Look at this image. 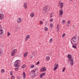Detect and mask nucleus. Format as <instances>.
Masks as SVG:
<instances>
[{
  "label": "nucleus",
  "mask_w": 79,
  "mask_h": 79,
  "mask_svg": "<svg viewBox=\"0 0 79 79\" xmlns=\"http://www.w3.org/2000/svg\"><path fill=\"white\" fill-rule=\"evenodd\" d=\"M4 18V15L3 14H0V20H3Z\"/></svg>",
  "instance_id": "20e7f679"
},
{
  "label": "nucleus",
  "mask_w": 79,
  "mask_h": 79,
  "mask_svg": "<svg viewBox=\"0 0 79 79\" xmlns=\"http://www.w3.org/2000/svg\"><path fill=\"white\" fill-rule=\"evenodd\" d=\"M0 26H1V25H0Z\"/></svg>",
  "instance_id": "6e6d98bb"
},
{
  "label": "nucleus",
  "mask_w": 79,
  "mask_h": 79,
  "mask_svg": "<svg viewBox=\"0 0 79 79\" xmlns=\"http://www.w3.org/2000/svg\"><path fill=\"white\" fill-rule=\"evenodd\" d=\"M15 52H12L11 53V56H13L15 55Z\"/></svg>",
  "instance_id": "412c9836"
},
{
  "label": "nucleus",
  "mask_w": 79,
  "mask_h": 79,
  "mask_svg": "<svg viewBox=\"0 0 79 79\" xmlns=\"http://www.w3.org/2000/svg\"><path fill=\"white\" fill-rule=\"evenodd\" d=\"M73 42H75V43H76V41H74V40H73Z\"/></svg>",
  "instance_id": "8fccbe9b"
},
{
  "label": "nucleus",
  "mask_w": 79,
  "mask_h": 79,
  "mask_svg": "<svg viewBox=\"0 0 79 79\" xmlns=\"http://www.w3.org/2000/svg\"><path fill=\"white\" fill-rule=\"evenodd\" d=\"M49 10H50V7H44L43 12V13H44V14H45V13H48V12Z\"/></svg>",
  "instance_id": "f03ea898"
},
{
  "label": "nucleus",
  "mask_w": 79,
  "mask_h": 79,
  "mask_svg": "<svg viewBox=\"0 0 79 79\" xmlns=\"http://www.w3.org/2000/svg\"><path fill=\"white\" fill-rule=\"evenodd\" d=\"M27 5V2H24V3L23 7H24V8L25 9H26V8H27V6H26Z\"/></svg>",
  "instance_id": "f8f14e48"
},
{
  "label": "nucleus",
  "mask_w": 79,
  "mask_h": 79,
  "mask_svg": "<svg viewBox=\"0 0 79 79\" xmlns=\"http://www.w3.org/2000/svg\"><path fill=\"white\" fill-rule=\"evenodd\" d=\"M69 61H70V64L71 66H73V64H74V61L72 59H69Z\"/></svg>",
  "instance_id": "39448f33"
},
{
  "label": "nucleus",
  "mask_w": 79,
  "mask_h": 79,
  "mask_svg": "<svg viewBox=\"0 0 79 79\" xmlns=\"http://www.w3.org/2000/svg\"><path fill=\"white\" fill-rule=\"evenodd\" d=\"M44 31H47V30H48V28H47V27H45L44 28Z\"/></svg>",
  "instance_id": "c756f323"
},
{
  "label": "nucleus",
  "mask_w": 79,
  "mask_h": 79,
  "mask_svg": "<svg viewBox=\"0 0 79 79\" xmlns=\"http://www.w3.org/2000/svg\"><path fill=\"white\" fill-rule=\"evenodd\" d=\"M70 23H71V21L70 20H69V21H68L67 22V23L68 24H70Z\"/></svg>",
  "instance_id": "4c0bfd02"
},
{
  "label": "nucleus",
  "mask_w": 79,
  "mask_h": 79,
  "mask_svg": "<svg viewBox=\"0 0 79 79\" xmlns=\"http://www.w3.org/2000/svg\"><path fill=\"white\" fill-rule=\"evenodd\" d=\"M74 36H76L75 35L71 39V40L73 41V39H74Z\"/></svg>",
  "instance_id": "2f4dec72"
},
{
  "label": "nucleus",
  "mask_w": 79,
  "mask_h": 79,
  "mask_svg": "<svg viewBox=\"0 0 79 79\" xmlns=\"http://www.w3.org/2000/svg\"><path fill=\"white\" fill-rule=\"evenodd\" d=\"M20 60H16L15 62V63H17L18 64V63H19V61Z\"/></svg>",
  "instance_id": "a878e982"
},
{
  "label": "nucleus",
  "mask_w": 79,
  "mask_h": 79,
  "mask_svg": "<svg viewBox=\"0 0 79 79\" xmlns=\"http://www.w3.org/2000/svg\"><path fill=\"white\" fill-rule=\"evenodd\" d=\"M74 40H76V37H75V36H74Z\"/></svg>",
  "instance_id": "09e8293b"
},
{
  "label": "nucleus",
  "mask_w": 79,
  "mask_h": 79,
  "mask_svg": "<svg viewBox=\"0 0 79 79\" xmlns=\"http://www.w3.org/2000/svg\"><path fill=\"white\" fill-rule=\"evenodd\" d=\"M11 79H15V77L14 76H11Z\"/></svg>",
  "instance_id": "7c9ffc66"
},
{
  "label": "nucleus",
  "mask_w": 79,
  "mask_h": 79,
  "mask_svg": "<svg viewBox=\"0 0 79 79\" xmlns=\"http://www.w3.org/2000/svg\"><path fill=\"white\" fill-rule=\"evenodd\" d=\"M37 64H39V61H38L37 62Z\"/></svg>",
  "instance_id": "3c124183"
},
{
  "label": "nucleus",
  "mask_w": 79,
  "mask_h": 79,
  "mask_svg": "<svg viewBox=\"0 0 79 79\" xmlns=\"http://www.w3.org/2000/svg\"><path fill=\"white\" fill-rule=\"evenodd\" d=\"M30 37V35H27L25 38V41H27V40H28V39H29Z\"/></svg>",
  "instance_id": "423d86ee"
},
{
  "label": "nucleus",
  "mask_w": 79,
  "mask_h": 79,
  "mask_svg": "<svg viewBox=\"0 0 79 79\" xmlns=\"http://www.w3.org/2000/svg\"><path fill=\"white\" fill-rule=\"evenodd\" d=\"M32 55H34V56H35V55H37V53H36V51L32 53Z\"/></svg>",
  "instance_id": "a211bd4d"
},
{
  "label": "nucleus",
  "mask_w": 79,
  "mask_h": 79,
  "mask_svg": "<svg viewBox=\"0 0 79 79\" xmlns=\"http://www.w3.org/2000/svg\"><path fill=\"white\" fill-rule=\"evenodd\" d=\"M15 71H18V69H19V68H18V67H17V68H15Z\"/></svg>",
  "instance_id": "bb28decb"
},
{
  "label": "nucleus",
  "mask_w": 79,
  "mask_h": 79,
  "mask_svg": "<svg viewBox=\"0 0 79 79\" xmlns=\"http://www.w3.org/2000/svg\"><path fill=\"white\" fill-rule=\"evenodd\" d=\"M45 73H44L41 74L40 75V78H42V77L45 75Z\"/></svg>",
  "instance_id": "9d476101"
},
{
  "label": "nucleus",
  "mask_w": 79,
  "mask_h": 79,
  "mask_svg": "<svg viewBox=\"0 0 79 79\" xmlns=\"http://www.w3.org/2000/svg\"><path fill=\"white\" fill-rule=\"evenodd\" d=\"M65 23H66V21H65V20H63L62 23L63 24H64Z\"/></svg>",
  "instance_id": "c85d7f7f"
},
{
  "label": "nucleus",
  "mask_w": 79,
  "mask_h": 79,
  "mask_svg": "<svg viewBox=\"0 0 79 79\" xmlns=\"http://www.w3.org/2000/svg\"><path fill=\"white\" fill-rule=\"evenodd\" d=\"M57 29L58 30V31H59L60 30V26H59V24H58L57 26Z\"/></svg>",
  "instance_id": "f3484780"
},
{
  "label": "nucleus",
  "mask_w": 79,
  "mask_h": 79,
  "mask_svg": "<svg viewBox=\"0 0 79 79\" xmlns=\"http://www.w3.org/2000/svg\"><path fill=\"white\" fill-rule=\"evenodd\" d=\"M40 23L41 24H43V23H42V21H40Z\"/></svg>",
  "instance_id": "c03bdc74"
},
{
  "label": "nucleus",
  "mask_w": 79,
  "mask_h": 79,
  "mask_svg": "<svg viewBox=\"0 0 79 79\" xmlns=\"http://www.w3.org/2000/svg\"><path fill=\"white\" fill-rule=\"evenodd\" d=\"M8 79H10V78H8Z\"/></svg>",
  "instance_id": "864d4df0"
},
{
  "label": "nucleus",
  "mask_w": 79,
  "mask_h": 79,
  "mask_svg": "<svg viewBox=\"0 0 79 79\" xmlns=\"http://www.w3.org/2000/svg\"><path fill=\"white\" fill-rule=\"evenodd\" d=\"M1 72L2 73H5V71H4V70L3 69H2L1 70Z\"/></svg>",
  "instance_id": "e433bc0d"
},
{
  "label": "nucleus",
  "mask_w": 79,
  "mask_h": 79,
  "mask_svg": "<svg viewBox=\"0 0 79 79\" xmlns=\"http://www.w3.org/2000/svg\"><path fill=\"white\" fill-rule=\"evenodd\" d=\"M43 71H44V72H45V71H46V67H44V69H43Z\"/></svg>",
  "instance_id": "cd10ccee"
},
{
  "label": "nucleus",
  "mask_w": 79,
  "mask_h": 79,
  "mask_svg": "<svg viewBox=\"0 0 79 79\" xmlns=\"http://www.w3.org/2000/svg\"><path fill=\"white\" fill-rule=\"evenodd\" d=\"M72 47L73 48H74L75 49H76V48H77V47H76V46H75L74 45L72 46Z\"/></svg>",
  "instance_id": "5701e85b"
},
{
  "label": "nucleus",
  "mask_w": 79,
  "mask_h": 79,
  "mask_svg": "<svg viewBox=\"0 0 79 79\" xmlns=\"http://www.w3.org/2000/svg\"><path fill=\"white\" fill-rule=\"evenodd\" d=\"M60 16H62L63 15V11L62 10H60V11H59Z\"/></svg>",
  "instance_id": "0eeeda50"
},
{
  "label": "nucleus",
  "mask_w": 79,
  "mask_h": 79,
  "mask_svg": "<svg viewBox=\"0 0 79 79\" xmlns=\"http://www.w3.org/2000/svg\"><path fill=\"white\" fill-rule=\"evenodd\" d=\"M46 61H48L50 60V57L47 56L46 58Z\"/></svg>",
  "instance_id": "dca6fc26"
},
{
  "label": "nucleus",
  "mask_w": 79,
  "mask_h": 79,
  "mask_svg": "<svg viewBox=\"0 0 79 79\" xmlns=\"http://www.w3.org/2000/svg\"><path fill=\"white\" fill-rule=\"evenodd\" d=\"M43 68H42L41 69H40V70H41V71H43Z\"/></svg>",
  "instance_id": "de8ad7c7"
},
{
  "label": "nucleus",
  "mask_w": 79,
  "mask_h": 79,
  "mask_svg": "<svg viewBox=\"0 0 79 79\" xmlns=\"http://www.w3.org/2000/svg\"><path fill=\"white\" fill-rule=\"evenodd\" d=\"M54 65L56 66V67L57 68H58V64H56V63L55 64H54Z\"/></svg>",
  "instance_id": "4be33fe9"
},
{
  "label": "nucleus",
  "mask_w": 79,
  "mask_h": 79,
  "mask_svg": "<svg viewBox=\"0 0 79 79\" xmlns=\"http://www.w3.org/2000/svg\"><path fill=\"white\" fill-rule=\"evenodd\" d=\"M68 58H71H71H72V57H71V55H70V54L68 55Z\"/></svg>",
  "instance_id": "6ab92c4d"
},
{
  "label": "nucleus",
  "mask_w": 79,
  "mask_h": 79,
  "mask_svg": "<svg viewBox=\"0 0 79 79\" xmlns=\"http://www.w3.org/2000/svg\"><path fill=\"white\" fill-rule=\"evenodd\" d=\"M34 67V65H31V68H33Z\"/></svg>",
  "instance_id": "58836bf2"
},
{
  "label": "nucleus",
  "mask_w": 79,
  "mask_h": 79,
  "mask_svg": "<svg viewBox=\"0 0 79 79\" xmlns=\"http://www.w3.org/2000/svg\"><path fill=\"white\" fill-rule=\"evenodd\" d=\"M10 35V33L9 32L8 33L7 36H9Z\"/></svg>",
  "instance_id": "37998d69"
},
{
  "label": "nucleus",
  "mask_w": 79,
  "mask_h": 79,
  "mask_svg": "<svg viewBox=\"0 0 79 79\" xmlns=\"http://www.w3.org/2000/svg\"><path fill=\"white\" fill-rule=\"evenodd\" d=\"M50 27L51 28H52V27H53V24L52 23H51L50 25Z\"/></svg>",
  "instance_id": "473e14b6"
},
{
  "label": "nucleus",
  "mask_w": 79,
  "mask_h": 79,
  "mask_svg": "<svg viewBox=\"0 0 79 79\" xmlns=\"http://www.w3.org/2000/svg\"><path fill=\"white\" fill-rule=\"evenodd\" d=\"M60 8L61 10H62L63 9V6L64 5V4H63V3L62 2H60Z\"/></svg>",
  "instance_id": "1a4fd4ad"
},
{
  "label": "nucleus",
  "mask_w": 79,
  "mask_h": 79,
  "mask_svg": "<svg viewBox=\"0 0 79 79\" xmlns=\"http://www.w3.org/2000/svg\"><path fill=\"white\" fill-rule=\"evenodd\" d=\"M52 40H53V39H52V38L50 40V41H49L50 43H51V42H52Z\"/></svg>",
  "instance_id": "72a5a7b5"
},
{
  "label": "nucleus",
  "mask_w": 79,
  "mask_h": 79,
  "mask_svg": "<svg viewBox=\"0 0 79 79\" xmlns=\"http://www.w3.org/2000/svg\"><path fill=\"white\" fill-rule=\"evenodd\" d=\"M50 17L51 18H52V17H53V15H52V14H51L50 15Z\"/></svg>",
  "instance_id": "a18cd8bd"
},
{
  "label": "nucleus",
  "mask_w": 79,
  "mask_h": 79,
  "mask_svg": "<svg viewBox=\"0 0 79 79\" xmlns=\"http://www.w3.org/2000/svg\"><path fill=\"white\" fill-rule=\"evenodd\" d=\"M38 74V69H34L30 71V75L32 77H35Z\"/></svg>",
  "instance_id": "f257e3e1"
},
{
  "label": "nucleus",
  "mask_w": 79,
  "mask_h": 79,
  "mask_svg": "<svg viewBox=\"0 0 79 79\" xmlns=\"http://www.w3.org/2000/svg\"><path fill=\"white\" fill-rule=\"evenodd\" d=\"M43 79H45V78H43Z\"/></svg>",
  "instance_id": "5fc2aeb1"
},
{
  "label": "nucleus",
  "mask_w": 79,
  "mask_h": 79,
  "mask_svg": "<svg viewBox=\"0 0 79 79\" xmlns=\"http://www.w3.org/2000/svg\"><path fill=\"white\" fill-rule=\"evenodd\" d=\"M50 22H52V21H53V19H51L50 20Z\"/></svg>",
  "instance_id": "49530a36"
},
{
  "label": "nucleus",
  "mask_w": 79,
  "mask_h": 79,
  "mask_svg": "<svg viewBox=\"0 0 79 79\" xmlns=\"http://www.w3.org/2000/svg\"><path fill=\"white\" fill-rule=\"evenodd\" d=\"M66 35V34L65 33H63L62 35V37H64Z\"/></svg>",
  "instance_id": "a19ab883"
},
{
  "label": "nucleus",
  "mask_w": 79,
  "mask_h": 79,
  "mask_svg": "<svg viewBox=\"0 0 79 79\" xmlns=\"http://www.w3.org/2000/svg\"><path fill=\"white\" fill-rule=\"evenodd\" d=\"M10 74L11 75H13V72L12 71H10Z\"/></svg>",
  "instance_id": "ea45409f"
},
{
  "label": "nucleus",
  "mask_w": 79,
  "mask_h": 79,
  "mask_svg": "<svg viewBox=\"0 0 79 79\" xmlns=\"http://www.w3.org/2000/svg\"><path fill=\"white\" fill-rule=\"evenodd\" d=\"M70 42L72 45H75V46H76V45H77V44L76 43L73 44V43L72 42V41H71V40Z\"/></svg>",
  "instance_id": "aec40b11"
},
{
  "label": "nucleus",
  "mask_w": 79,
  "mask_h": 79,
  "mask_svg": "<svg viewBox=\"0 0 79 79\" xmlns=\"http://www.w3.org/2000/svg\"><path fill=\"white\" fill-rule=\"evenodd\" d=\"M30 16H31V17H32V18L34 17V13L33 12L31 13L30 14Z\"/></svg>",
  "instance_id": "2eb2a0df"
},
{
  "label": "nucleus",
  "mask_w": 79,
  "mask_h": 79,
  "mask_svg": "<svg viewBox=\"0 0 79 79\" xmlns=\"http://www.w3.org/2000/svg\"><path fill=\"white\" fill-rule=\"evenodd\" d=\"M33 58L32 56L31 57V58Z\"/></svg>",
  "instance_id": "603ef678"
},
{
  "label": "nucleus",
  "mask_w": 79,
  "mask_h": 79,
  "mask_svg": "<svg viewBox=\"0 0 79 79\" xmlns=\"http://www.w3.org/2000/svg\"><path fill=\"white\" fill-rule=\"evenodd\" d=\"M26 67V66L25 65H23L22 66V68H25Z\"/></svg>",
  "instance_id": "f704fd0d"
},
{
  "label": "nucleus",
  "mask_w": 79,
  "mask_h": 79,
  "mask_svg": "<svg viewBox=\"0 0 79 79\" xmlns=\"http://www.w3.org/2000/svg\"><path fill=\"white\" fill-rule=\"evenodd\" d=\"M23 79H26V73L24 72L23 73Z\"/></svg>",
  "instance_id": "4468645a"
},
{
  "label": "nucleus",
  "mask_w": 79,
  "mask_h": 79,
  "mask_svg": "<svg viewBox=\"0 0 79 79\" xmlns=\"http://www.w3.org/2000/svg\"><path fill=\"white\" fill-rule=\"evenodd\" d=\"M3 34V29H1L0 30V35H2Z\"/></svg>",
  "instance_id": "ddd939ff"
},
{
  "label": "nucleus",
  "mask_w": 79,
  "mask_h": 79,
  "mask_svg": "<svg viewBox=\"0 0 79 79\" xmlns=\"http://www.w3.org/2000/svg\"><path fill=\"white\" fill-rule=\"evenodd\" d=\"M27 53H25V54H24V58H25L26 57V56H27Z\"/></svg>",
  "instance_id": "b1692460"
},
{
  "label": "nucleus",
  "mask_w": 79,
  "mask_h": 79,
  "mask_svg": "<svg viewBox=\"0 0 79 79\" xmlns=\"http://www.w3.org/2000/svg\"><path fill=\"white\" fill-rule=\"evenodd\" d=\"M3 50L1 49H0V56L2 55V54H3Z\"/></svg>",
  "instance_id": "9b49d317"
},
{
  "label": "nucleus",
  "mask_w": 79,
  "mask_h": 79,
  "mask_svg": "<svg viewBox=\"0 0 79 79\" xmlns=\"http://www.w3.org/2000/svg\"><path fill=\"white\" fill-rule=\"evenodd\" d=\"M57 68L55 67L54 68L53 70H56Z\"/></svg>",
  "instance_id": "79ce46f5"
},
{
  "label": "nucleus",
  "mask_w": 79,
  "mask_h": 79,
  "mask_svg": "<svg viewBox=\"0 0 79 79\" xmlns=\"http://www.w3.org/2000/svg\"><path fill=\"white\" fill-rule=\"evenodd\" d=\"M13 52H14L15 53H16V52H17V49H15L14 50H13Z\"/></svg>",
  "instance_id": "393cba45"
},
{
  "label": "nucleus",
  "mask_w": 79,
  "mask_h": 79,
  "mask_svg": "<svg viewBox=\"0 0 79 79\" xmlns=\"http://www.w3.org/2000/svg\"><path fill=\"white\" fill-rule=\"evenodd\" d=\"M14 67H19V65H18V63L15 62Z\"/></svg>",
  "instance_id": "6e6552de"
},
{
  "label": "nucleus",
  "mask_w": 79,
  "mask_h": 79,
  "mask_svg": "<svg viewBox=\"0 0 79 79\" xmlns=\"http://www.w3.org/2000/svg\"><path fill=\"white\" fill-rule=\"evenodd\" d=\"M62 72H64L65 71V69H66V68H64L63 69Z\"/></svg>",
  "instance_id": "c9c22d12"
},
{
  "label": "nucleus",
  "mask_w": 79,
  "mask_h": 79,
  "mask_svg": "<svg viewBox=\"0 0 79 79\" xmlns=\"http://www.w3.org/2000/svg\"><path fill=\"white\" fill-rule=\"evenodd\" d=\"M21 21H22V19L21 18H18L17 19V23L19 24V23H21Z\"/></svg>",
  "instance_id": "7ed1b4c3"
}]
</instances>
